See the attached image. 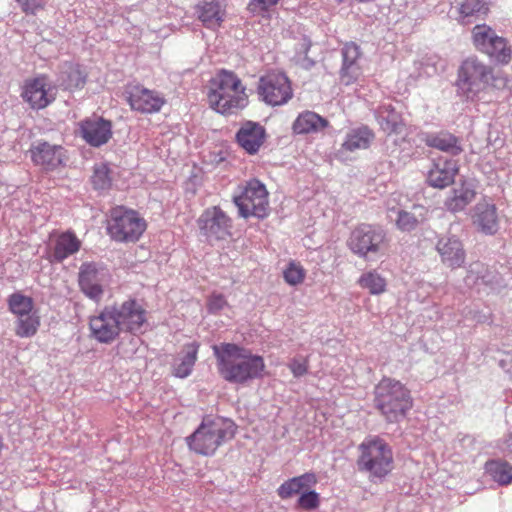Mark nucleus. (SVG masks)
I'll return each mask as SVG.
<instances>
[{"mask_svg":"<svg viewBox=\"0 0 512 512\" xmlns=\"http://www.w3.org/2000/svg\"><path fill=\"white\" fill-rule=\"evenodd\" d=\"M81 248V241L74 232L66 231L59 234L49 249L51 262L61 263L71 255L77 253Z\"/></svg>","mask_w":512,"mask_h":512,"instance_id":"nucleus-23","label":"nucleus"},{"mask_svg":"<svg viewBox=\"0 0 512 512\" xmlns=\"http://www.w3.org/2000/svg\"><path fill=\"white\" fill-rule=\"evenodd\" d=\"M304 269L295 263H290L284 271V279L290 285H297L304 280Z\"/></svg>","mask_w":512,"mask_h":512,"instance_id":"nucleus-43","label":"nucleus"},{"mask_svg":"<svg viewBox=\"0 0 512 512\" xmlns=\"http://www.w3.org/2000/svg\"><path fill=\"white\" fill-rule=\"evenodd\" d=\"M497 33L486 24L476 25L472 30V40L475 48L485 54L494 44Z\"/></svg>","mask_w":512,"mask_h":512,"instance_id":"nucleus-36","label":"nucleus"},{"mask_svg":"<svg viewBox=\"0 0 512 512\" xmlns=\"http://www.w3.org/2000/svg\"><path fill=\"white\" fill-rule=\"evenodd\" d=\"M486 272L487 269L484 266V264L480 262L472 263L469 266L467 275L464 279L465 284L468 287H474L480 284H487L488 281L486 280Z\"/></svg>","mask_w":512,"mask_h":512,"instance_id":"nucleus-41","label":"nucleus"},{"mask_svg":"<svg viewBox=\"0 0 512 512\" xmlns=\"http://www.w3.org/2000/svg\"><path fill=\"white\" fill-rule=\"evenodd\" d=\"M490 7L487 0H462L459 3L458 21L463 24L483 19L489 13Z\"/></svg>","mask_w":512,"mask_h":512,"instance_id":"nucleus-29","label":"nucleus"},{"mask_svg":"<svg viewBox=\"0 0 512 512\" xmlns=\"http://www.w3.org/2000/svg\"><path fill=\"white\" fill-rule=\"evenodd\" d=\"M91 182L96 190H107L111 186V178L109 176V169L106 165L102 164L95 167Z\"/></svg>","mask_w":512,"mask_h":512,"instance_id":"nucleus-42","label":"nucleus"},{"mask_svg":"<svg viewBox=\"0 0 512 512\" xmlns=\"http://www.w3.org/2000/svg\"><path fill=\"white\" fill-rule=\"evenodd\" d=\"M374 405L390 423L402 420L413 406L410 390L400 381L384 377L375 386Z\"/></svg>","mask_w":512,"mask_h":512,"instance_id":"nucleus-4","label":"nucleus"},{"mask_svg":"<svg viewBox=\"0 0 512 512\" xmlns=\"http://www.w3.org/2000/svg\"><path fill=\"white\" fill-rule=\"evenodd\" d=\"M199 346V343L195 341L183 346L179 357L174 360L172 366V373L175 377L186 378L192 373L197 361Z\"/></svg>","mask_w":512,"mask_h":512,"instance_id":"nucleus-25","label":"nucleus"},{"mask_svg":"<svg viewBox=\"0 0 512 512\" xmlns=\"http://www.w3.org/2000/svg\"><path fill=\"white\" fill-rule=\"evenodd\" d=\"M377 120L381 129L388 134H402L405 124L401 115L389 105H382L377 112Z\"/></svg>","mask_w":512,"mask_h":512,"instance_id":"nucleus-31","label":"nucleus"},{"mask_svg":"<svg viewBox=\"0 0 512 512\" xmlns=\"http://www.w3.org/2000/svg\"><path fill=\"white\" fill-rule=\"evenodd\" d=\"M259 97L270 106L286 104L293 96L291 82L284 73L261 76L257 86Z\"/></svg>","mask_w":512,"mask_h":512,"instance_id":"nucleus-11","label":"nucleus"},{"mask_svg":"<svg viewBox=\"0 0 512 512\" xmlns=\"http://www.w3.org/2000/svg\"><path fill=\"white\" fill-rule=\"evenodd\" d=\"M59 85L66 90L82 88L86 82V75L78 65H68L60 73Z\"/></svg>","mask_w":512,"mask_h":512,"instance_id":"nucleus-35","label":"nucleus"},{"mask_svg":"<svg viewBox=\"0 0 512 512\" xmlns=\"http://www.w3.org/2000/svg\"><path fill=\"white\" fill-rule=\"evenodd\" d=\"M225 306L227 301L222 294H212L208 299V311L212 314H218Z\"/></svg>","mask_w":512,"mask_h":512,"instance_id":"nucleus-47","label":"nucleus"},{"mask_svg":"<svg viewBox=\"0 0 512 512\" xmlns=\"http://www.w3.org/2000/svg\"><path fill=\"white\" fill-rule=\"evenodd\" d=\"M52 90L51 87L47 88L46 77L41 76L27 82L23 97L32 108L42 109L54 100Z\"/></svg>","mask_w":512,"mask_h":512,"instance_id":"nucleus-21","label":"nucleus"},{"mask_svg":"<svg viewBox=\"0 0 512 512\" xmlns=\"http://www.w3.org/2000/svg\"><path fill=\"white\" fill-rule=\"evenodd\" d=\"M358 450L357 467L360 472L367 473L371 479H382L391 472L393 453L385 440L369 436L359 445Z\"/></svg>","mask_w":512,"mask_h":512,"instance_id":"nucleus-7","label":"nucleus"},{"mask_svg":"<svg viewBox=\"0 0 512 512\" xmlns=\"http://www.w3.org/2000/svg\"><path fill=\"white\" fill-rule=\"evenodd\" d=\"M317 479L313 473H305L303 475L293 477L279 486L277 493L280 498L287 499L300 491L311 487L316 484Z\"/></svg>","mask_w":512,"mask_h":512,"instance_id":"nucleus-33","label":"nucleus"},{"mask_svg":"<svg viewBox=\"0 0 512 512\" xmlns=\"http://www.w3.org/2000/svg\"><path fill=\"white\" fill-rule=\"evenodd\" d=\"M146 229V222L137 212L118 206L111 210L107 230L118 242H135Z\"/></svg>","mask_w":512,"mask_h":512,"instance_id":"nucleus-9","label":"nucleus"},{"mask_svg":"<svg viewBox=\"0 0 512 512\" xmlns=\"http://www.w3.org/2000/svg\"><path fill=\"white\" fill-rule=\"evenodd\" d=\"M328 126V120L315 112L305 111L296 118L293 123V131L296 134H308L322 131Z\"/></svg>","mask_w":512,"mask_h":512,"instance_id":"nucleus-32","label":"nucleus"},{"mask_svg":"<svg viewBox=\"0 0 512 512\" xmlns=\"http://www.w3.org/2000/svg\"><path fill=\"white\" fill-rule=\"evenodd\" d=\"M491 61L498 64H507L511 60L512 50L504 37L498 36L494 39V44L488 52L485 53Z\"/></svg>","mask_w":512,"mask_h":512,"instance_id":"nucleus-37","label":"nucleus"},{"mask_svg":"<svg viewBox=\"0 0 512 512\" xmlns=\"http://www.w3.org/2000/svg\"><path fill=\"white\" fill-rule=\"evenodd\" d=\"M22 11L27 15H35L43 8V0H17Z\"/></svg>","mask_w":512,"mask_h":512,"instance_id":"nucleus-48","label":"nucleus"},{"mask_svg":"<svg viewBox=\"0 0 512 512\" xmlns=\"http://www.w3.org/2000/svg\"><path fill=\"white\" fill-rule=\"evenodd\" d=\"M233 201L241 217L254 216L263 219L268 216V192L265 185L256 179L249 181L242 193L233 197Z\"/></svg>","mask_w":512,"mask_h":512,"instance_id":"nucleus-10","label":"nucleus"},{"mask_svg":"<svg viewBox=\"0 0 512 512\" xmlns=\"http://www.w3.org/2000/svg\"><path fill=\"white\" fill-rule=\"evenodd\" d=\"M359 283L363 288L368 289L371 294L383 293L386 287L385 279L376 272L363 274Z\"/></svg>","mask_w":512,"mask_h":512,"instance_id":"nucleus-40","label":"nucleus"},{"mask_svg":"<svg viewBox=\"0 0 512 512\" xmlns=\"http://www.w3.org/2000/svg\"><path fill=\"white\" fill-rule=\"evenodd\" d=\"M197 222L201 233L210 241L224 240L231 235L232 220L218 206L204 210Z\"/></svg>","mask_w":512,"mask_h":512,"instance_id":"nucleus-13","label":"nucleus"},{"mask_svg":"<svg viewBox=\"0 0 512 512\" xmlns=\"http://www.w3.org/2000/svg\"><path fill=\"white\" fill-rule=\"evenodd\" d=\"M436 250L441 263L448 268H459L465 262L466 252L462 242L455 235L441 236L436 243Z\"/></svg>","mask_w":512,"mask_h":512,"instance_id":"nucleus-17","label":"nucleus"},{"mask_svg":"<svg viewBox=\"0 0 512 512\" xmlns=\"http://www.w3.org/2000/svg\"><path fill=\"white\" fill-rule=\"evenodd\" d=\"M507 446H508L510 452L512 453V433L507 441Z\"/></svg>","mask_w":512,"mask_h":512,"instance_id":"nucleus-49","label":"nucleus"},{"mask_svg":"<svg viewBox=\"0 0 512 512\" xmlns=\"http://www.w3.org/2000/svg\"><path fill=\"white\" fill-rule=\"evenodd\" d=\"M473 223L486 235H494L499 230V218L494 204L482 201L474 208Z\"/></svg>","mask_w":512,"mask_h":512,"instance_id":"nucleus-22","label":"nucleus"},{"mask_svg":"<svg viewBox=\"0 0 512 512\" xmlns=\"http://www.w3.org/2000/svg\"><path fill=\"white\" fill-rule=\"evenodd\" d=\"M427 146L436 148L453 156L459 155L463 148L460 140L449 132H439L427 134L424 138Z\"/></svg>","mask_w":512,"mask_h":512,"instance_id":"nucleus-28","label":"nucleus"},{"mask_svg":"<svg viewBox=\"0 0 512 512\" xmlns=\"http://www.w3.org/2000/svg\"><path fill=\"white\" fill-rule=\"evenodd\" d=\"M147 322V312L135 299L105 305L95 315L89 317L90 336L101 344H111L128 332L138 334Z\"/></svg>","mask_w":512,"mask_h":512,"instance_id":"nucleus-1","label":"nucleus"},{"mask_svg":"<svg viewBox=\"0 0 512 512\" xmlns=\"http://www.w3.org/2000/svg\"><path fill=\"white\" fill-rule=\"evenodd\" d=\"M493 69L477 57L462 61L457 71L456 93L467 102H476L491 84Z\"/></svg>","mask_w":512,"mask_h":512,"instance_id":"nucleus-6","label":"nucleus"},{"mask_svg":"<svg viewBox=\"0 0 512 512\" xmlns=\"http://www.w3.org/2000/svg\"><path fill=\"white\" fill-rule=\"evenodd\" d=\"M108 270L94 262H85L80 266L78 284L81 292L89 299L99 302L108 283Z\"/></svg>","mask_w":512,"mask_h":512,"instance_id":"nucleus-12","label":"nucleus"},{"mask_svg":"<svg viewBox=\"0 0 512 512\" xmlns=\"http://www.w3.org/2000/svg\"><path fill=\"white\" fill-rule=\"evenodd\" d=\"M288 367L294 377L299 378L308 372V361L303 357H296L288 363Z\"/></svg>","mask_w":512,"mask_h":512,"instance_id":"nucleus-46","label":"nucleus"},{"mask_svg":"<svg viewBox=\"0 0 512 512\" xmlns=\"http://www.w3.org/2000/svg\"><path fill=\"white\" fill-rule=\"evenodd\" d=\"M40 325L39 317L30 313L17 317L15 334L21 338H29L36 334Z\"/></svg>","mask_w":512,"mask_h":512,"instance_id":"nucleus-38","label":"nucleus"},{"mask_svg":"<svg viewBox=\"0 0 512 512\" xmlns=\"http://www.w3.org/2000/svg\"><path fill=\"white\" fill-rule=\"evenodd\" d=\"M124 94L131 109L141 113H156L165 103L164 98L158 92L139 84L127 85Z\"/></svg>","mask_w":512,"mask_h":512,"instance_id":"nucleus-15","label":"nucleus"},{"mask_svg":"<svg viewBox=\"0 0 512 512\" xmlns=\"http://www.w3.org/2000/svg\"><path fill=\"white\" fill-rule=\"evenodd\" d=\"M245 90L235 73L222 70L211 80L210 106L218 113L233 114L247 105Z\"/></svg>","mask_w":512,"mask_h":512,"instance_id":"nucleus-5","label":"nucleus"},{"mask_svg":"<svg viewBox=\"0 0 512 512\" xmlns=\"http://www.w3.org/2000/svg\"><path fill=\"white\" fill-rule=\"evenodd\" d=\"M476 196L475 187L471 182L463 181L453 188L452 195L445 200V206L449 211H462Z\"/></svg>","mask_w":512,"mask_h":512,"instance_id":"nucleus-27","label":"nucleus"},{"mask_svg":"<svg viewBox=\"0 0 512 512\" xmlns=\"http://www.w3.org/2000/svg\"><path fill=\"white\" fill-rule=\"evenodd\" d=\"M306 60L308 61V64H309V65H313V64H314V62H313L312 60H310V59H308V58H306Z\"/></svg>","mask_w":512,"mask_h":512,"instance_id":"nucleus-50","label":"nucleus"},{"mask_svg":"<svg viewBox=\"0 0 512 512\" xmlns=\"http://www.w3.org/2000/svg\"><path fill=\"white\" fill-rule=\"evenodd\" d=\"M266 139L265 128L257 122L246 121L236 133V141L248 154H256Z\"/></svg>","mask_w":512,"mask_h":512,"instance_id":"nucleus-19","label":"nucleus"},{"mask_svg":"<svg viewBox=\"0 0 512 512\" xmlns=\"http://www.w3.org/2000/svg\"><path fill=\"white\" fill-rule=\"evenodd\" d=\"M278 2L279 0H249L247 10L254 15H264Z\"/></svg>","mask_w":512,"mask_h":512,"instance_id":"nucleus-44","label":"nucleus"},{"mask_svg":"<svg viewBox=\"0 0 512 512\" xmlns=\"http://www.w3.org/2000/svg\"><path fill=\"white\" fill-rule=\"evenodd\" d=\"M298 505L306 510L317 508L319 505V494L314 490L302 493L298 499Z\"/></svg>","mask_w":512,"mask_h":512,"instance_id":"nucleus-45","label":"nucleus"},{"mask_svg":"<svg viewBox=\"0 0 512 512\" xmlns=\"http://www.w3.org/2000/svg\"><path fill=\"white\" fill-rule=\"evenodd\" d=\"M459 166L453 159L439 158L433 162L426 177L429 186L444 189L454 182Z\"/></svg>","mask_w":512,"mask_h":512,"instance_id":"nucleus-18","label":"nucleus"},{"mask_svg":"<svg viewBox=\"0 0 512 512\" xmlns=\"http://www.w3.org/2000/svg\"><path fill=\"white\" fill-rule=\"evenodd\" d=\"M305 46H306V51H307L309 49V47H310V43L309 44H305Z\"/></svg>","mask_w":512,"mask_h":512,"instance_id":"nucleus-51","label":"nucleus"},{"mask_svg":"<svg viewBox=\"0 0 512 512\" xmlns=\"http://www.w3.org/2000/svg\"><path fill=\"white\" fill-rule=\"evenodd\" d=\"M81 137L91 146L100 147L112 137L111 122L101 117L87 118L80 122Z\"/></svg>","mask_w":512,"mask_h":512,"instance_id":"nucleus-16","label":"nucleus"},{"mask_svg":"<svg viewBox=\"0 0 512 512\" xmlns=\"http://www.w3.org/2000/svg\"><path fill=\"white\" fill-rule=\"evenodd\" d=\"M10 311L17 317L30 314L33 310V299L19 292L13 293L8 298Z\"/></svg>","mask_w":512,"mask_h":512,"instance_id":"nucleus-39","label":"nucleus"},{"mask_svg":"<svg viewBox=\"0 0 512 512\" xmlns=\"http://www.w3.org/2000/svg\"><path fill=\"white\" fill-rule=\"evenodd\" d=\"M236 428L230 419L205 416L198 428L186 437V443L195 453L212 456L221 445L235 436Z\"/></svg>","mask_w":512,"mask_h":512,"instance_id":"nucleus-3","label":"nucleus"},{"mask_svg":"<svg viewBox=\"0 0 512 512\" xmlns=\"http://www.w3.org/2000/svg\"><path fill=\"white\" fill-rule=\"evenodd\" d=\"M347 245L360 258L374 260L385 254L389 238L382 226L362 223L351 231Z\"/></svg>","mask_w":512,"mask_h":512,"instance_id":"nucleus-8","label":"nucleus"},{"mask_svg":"<svg viewBox=\"0 0 512 512\" xmlns=\"http://www.w3.org/2000/svg\"><path fill=\"white\" fill-rule=\"evenodd\" d=\"M360 56V48L353 42L345 44L342 48L343 61L340 71V78L345 85H350L359 77L361 73L358 63Z\"/></svg>","mask_w":512,"mask_h":512,"instance_id":"nucleus-24","label":"nucleus"},{"mask_svg":"<svg viewBox=\"0 0 512 512\" xmlns=\"http://www.w3.org/2000/svg\"><path fill=\"white\" fill-rule=\"evenodd\" d=\"M212 349L218 373L225 381L244 385L263 377L265 363L261 356L234 343H221Z\"/></svg>","mask_w":512,"mask_h":512,"instance_id":"nucleus-2","label":"nucleus"},{"mask_svg":"<svg viewBox=\"0 0 512 512\" xmlns=\"http://www.w3.org/2000/svg\"><path fill=\"white\" fill-rule=\"evenodd\" d=\"M485 471L499 485H508L512 482V465L506 461L500 459L487 461Z\"/></svg>","mask_w":512,"mask_h":512,"instance_id":"nucleus-34","label":"nucleus"},{"mask_svg":"<svg viewBox=\"0 0 512 512\" xmlns=\"http://www.w3.org/2000/svg\"><path fill=\"white\" fill-rule=\"evenodd\" d=\"M374 139V133L367 126H361L350 130L345 137L338 155L344 152H354L359 149H367Z\"/></svg>","mask_w":512,"mask_h":512,"instance_id":"nucleus-26","label":"nucleus"},{"mask_svg":"<svg viewBox=\"0 0 512 512\" xmlns=\"http://www.w3.org/2000/svg\"><path fill=\"white\" fill-rule=\"evenodd\" d=\"M29 152L32 162L45 171H54L60 166H64L67 160L66 150L63 146L44 140L34 142Z\"/></svg>","mask_w":512,"mask_h":512,"instance_id":"nucleus-14","label":"nucleus"},{"mask_svg":"<svg viewBox=\"0 0 512 512\" xmlns=\"http://www.w3.org/2000/svg\"><path fill=\"white\" fill-rule=\"evenodd\" d=\"M194 12L207 29L220 27L226 16L223 0H199L195 5Z\"/></svg>","mask_w":512,"mask_h":512,"instance_id":"nucleus-20","label":"nucleus"},{"mask_svg":"<svg viewBox=\"0 0 512 512\" xmlns=\"http://www.w3.org/2000/svg\"><path fill=\"white\" fill-rule=\"evenodd\" d=\"M427 209L423 206L414 205L411 210L400 209L397 211L396 227L402 232H411L425 222Z\"/></svg>","mask_w":512,"mask_h":512,"instance_id":"nucleus-30","label":"nucleus"}]
</instances>
